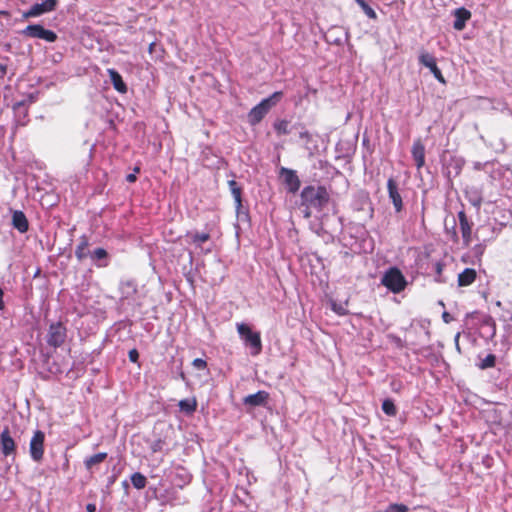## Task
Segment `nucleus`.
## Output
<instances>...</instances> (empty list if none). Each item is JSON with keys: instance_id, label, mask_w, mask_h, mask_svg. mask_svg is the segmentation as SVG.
I'll list each match as a JSON object with an SVG mask.
<instances>
[{"instance_id": "obj_6", "label": "nucleus", "mask_w": 512, "mask_h": 512, "mask_svg": "<svg viewBox=\"0 0 512 512\" xmlns=\"http://www.w3.org/2000/svg\"><path fill=\"white\" fill-rule=\"evenodd\" d=\"M21 34L28 38L42 39L50 43L55 42L58 38L57 34L54 31L45 29L40 24L28 25L25 29L21 31Z\"/></svg>"}, {"instance_id": "obj_31", "label": "nucleus", "mask_w": 512, "mask_h": 512, "mask_svg": "<svg viewBox=\"0 0 512 512\" xmlns=\"http://www.w3.org/2000/svg\"><path fill=\"white\" fill-rule=\"evenodd\" d=\"M90 257L93 260H103L107 259L108 253L104 248H97L90 254Z\"/></svg>"}, {"instance_id": "obj_12", "label": "nucleus", "mask_w": 512, "mask_h": 512, "mask_svg": "<svg viewBox=\"0 0 512 512\" xmlns=\"http://www.w3.org/2000/svg\"><path fill=\"white\" fill-rule=\"evenodd\" d=\"M387 189L389 198L391 199L396 212H400L403 208L402 197L398 191L397 182L394 178H389L387 181Z\"/></svg>"}, {"instance_id": "obj_1", "label": "nucleus", "mask_w": 512, "mask_h": 512, "mask_svg": "<svg viewBox=\"0 0 512 512\" xmlns=\"http://www.w3.org/2000/svg\"><path fill=\"white\" fill-rule=\"evenodd\" d=\"M301 203L306 207L305 217L311 216L310 208L321 211L330 201V195L325 186L308 185L301 191Z\"/></svg>"}, {"instance_id": "obj_45", "label": "nucleus", "mask_w": 512, "mask_h": 512, "mask_svg": "<svg viewBox=\"0 0 512 512\" xmlns=\"http://www.w3.org/2000/svg\"><path fill=\"white\" fill-rule=\"evenodd\" d=\"M459 337H460V334L458 333V334L456 335V339H455V341H456V346H457V347H459V345H458V339H459Z\"/></svg>"}, {"instance_id": "obj_7", "label": "nucleus", "mask_w": 512, "mask_h": 512, "mask_svg": "<svg viewBox=\"0 0 512 512\" xmlns=\"http://www.w3.org/2000/svg\"><path fill=\"white\" fill-rule=\"evenodd\" d=\"M44 439H45V434L42 431L37 430L34 432V435L32 436V438L30 440V445H29L30 455H31V458L36 462L41 461L43 458Z\"/></svg>"}, {"instance_id": "obj_27", "label": "nucleus", "mask_w": 512, "mask_h": 512, "mask_svg": "<svg viewBox=\"0 0 512 512\" xmlns=\"http://www.w3.org/2000/svg\"><path fill=\"white\" fill-rule=\"evenodd\" d=\"M496 364V356L494 354H488L484 359H482L479 364L480 369L492 368Z\"/></svg>"}, {"instance_id": "obj_3", "label": "nucleus", "mask_w": 512, "mask_h": 512, "mask_svg": "<svg viewBox=\"0 0 512 512\" xmlns=\"http://www.w3.org/2000/svg\"><path fill=\"white\" fill-rule=\"evenodd\" d=\"M381 284L392 293L398 294L406 289L408 283L399 268L390 267L383 274Z\"/></svg>"}, {"instance_id": "obj_25", "label": "nucleus", "mask_w": 512, "mask_h": 512, "mask_svg": "<svg viewBox=\"0 0 512 512\" xmlns=\"http://www.w3.org/2000/svg\"><path fill=\"white\" fill-rule=\"evenodd\" d=\"M131 482L136 489L140 490L146 486L147 479L142 473L135 472L131 475Z\"/></svg>"}, {"instance_id": "obj_8", "label": "nucleus", "mask_w": 512, "mask_h": 512, "mask_svg": "<svg viewBox=\"0 0 512 512\" xmlns=\"http://www.w3.org/2000/svg\"><path fill=\"white\" fill-rule=\"evenodd\" d=\"M458 221H459V228L463 239V245L464 247H469L472 242V229H473V222H471L465 211L461 210L458 212Z\"/></svg>"}, {"instance_id": "obj_22", "label": "nucleus", "mask_w": 512, "mask_h": 512, "mask_svg": "<svg viewBox=\"0 0 512 512\" xmlns=\"http://www.w3.org/2000/svg\"><path fill=\"white\" fill-rule=\"evenodd\" d=\"M106 458H107V453L100 452V453H97V454L87 457L84 460V465L87 470L92 471L95 466L101 464L103 461L106 460Z\"/></svg>"}, {"instance_id": "obj_29", "label": "nucleus", "mask_w": 512, "mask_h": 512, "mask_svg": "<svg viewBox=\"0 0 512 512\" xmlns=\"http://www.w3.org/2000/svg\"><path fill=\"white\" fill-rule=\"evenodd\" d=\"M382 410L387 415H395L396 407L391 399H385L382 403Z\"/></svg>"}, {"instance_id": "obj_4", "label": "nucleus", "mask_w": 512, "mask_h": 512, "mask_svg": "<svg viewBox=\"0 0 512 512\" xmlns=\"http://www.w3.org/2000/svg\"><path fill=\"white\" fill-rule=\"evenodd\" d=\"M237 331L239 335L244 339L245 343L250 345L253 349L251 354L256 356L262 351V342L259 332H253L251 328L245 324H237Z\"/></svg>"}, {"instance_id": "obj_43", "label": "nucleus", "mask_w": 512, "mask_h": 512, "mask_svg": "<svg viewBox=\"0 0 512 512\" xmlns=\"http://www.w3.org/2000/svg\"><path fill=\"white\" fill-rule=\"evenodd\" d=\"M21 106H24V102L23 101L15 103L13 108H14V110H17Z\"/></svg>"}, {"instance_id": "obj_40", "label": "nucleus", "mask_w": 512, "mask_h": 512, "mask_svg": "<svg viewBox=\"0 0 512 512\" xmlns=\"http://www.w3.org/2000/svg\"><path fill=\"white\" fill-rule=\"evenodd\" d=\"M3 296H4V292H3L2 288L0 287V310H3L5 308Z\"/></svg>"}, {"instance_id": "obj_44", "label": "nucleus", "mask_w": 512, "mask_h": 512, "mask_svg": "<svg viewBox=\"0 0 512 512\" xmlns=\"http://www.w3.org/2000/svg\"><path fill=\"white\" fill-rule=\"evenodd\" d=\"M301 137L304 138V137H309V133L308 132H304V133H301Z\"/></svg>"}, {"instance_id": "obj_37", "label": "nucleus", "mask_w": 512, "mask_h": 512, "mask_svg": "<svg viewBox=\"0 0 512 512\" xmlns=\"http://www.w3.org/2000/svg\"><path fill=\"white\" fill-rule=\"evenodd\" d=\"M7 73V64L0 61V74L4 77Z\"/></svg>"}, {"instance_id": "obj_33", "label": "nucleus", "mask_w": 512, "mask_h": 512, "mask_svg": "<svg viewBox=\"0 0 512 512\" xmlns=\"http://www.w3.org/2000/svg\"><path fill=\"white\" fill-rule=\"evenodd\" d=\"M444 266H445L444 263L441 262V261L436 262L435 265H434L435 273H436L435 281L438 282V283H443L444 282V280L441 278L443 270H444Z\"/></svg>"}, {"instance_id": "obj_13", "label": "nucleus", "mask_w": 512, "mask_h": 512, "mask_svg": "<svg viewBox=\"0 0 512 512\" xmlns=\"http://www.w3.org/2000/svg\"><path fill=\"white\" fill-rule=\"evenodd\" d=\"M412 158L415 162V166L420 170L425 165V146L420 139L413 142L411 149Z\"/></svg>"}, {"instance_id": "obj_30", "label": "nucleus", "mask_w": 512, "mask_h": 512, "mask_svg": "<svg viewBox=\"0 0 512 512\" xmlns=\"http://www.w3.org/2000/svg\"><path fill=\"white\" fill-rule=\"evenodd\" d=\"M409 508L407 505L402 503H393L390 504L386 509L385 512H408Z\"/></svg>"}, {"instance_id": "obj_28", "label": "nucleus", "mask_w": 512, "mask_h": 512, "mask_svg": "<svg viewBox=\"0 0 512 512\" xmlns=\"http://www.w3.org/2000/svg\"><path fill=\"white\" fill-rule=\"evenodd\" d=\"M192 242L198 246L210 240V234L206 232L195 233L191 236Z\"/></svg>"}, {"instance_id": "obj_32", "label": "nucleus", "mask_w": 512, "mask_h": 512, "mask_svg": "<svg viewBox=\"0 0 512 512\" xmlns=\"http://www.w3.org/2000/svg\"><path fill=\"white\" fill-rule=\"evenodd\" d=\"M165 446H166L165 440L157 439L151 443L150 448L153 453H156V452H162L165 449Z\"/></svg>"}, {"instance_id": "obj_35", "label": "nucleus", "mask_w": 512, "mask_h": 512, "mask_svg": "<svg viewBox=\"0 0 512 512\" xmlns=\"http://www.w3.org/2000/svg\"><path fill=\"white\" fill-rule=\"evenodd\" d=\"M128 358L131 362L137 363L139 360V352L137 349L133 348L128 353Z\"/></svg>"}, {"instance_id": "obj_41", "label": "nucleus", "mask_w": 512, "mask_h": 512, "mask_svg": "<svg viewBox=\"0 0 512 512\" xmlns=\"http://www.w3.org/2000/svg\"><path fill=\"white\" fill-rule=\"evenodd\" d=\"M87 512H95L96 511V505L94 503H88L86 505Z\"/></svg>"}, {"instance_id": "obj_15", "label": "nucleus", "mask_w": 512, "mask_h": 512, "mask_svg": "<svg viewBox=\"0 0 512 512\" xmlns=\"http://www.w3.org/2000/svg\"><path fill=\"white\" fill-rule=\"evenodd\" d=\"M455 20L453 23V28L457 31H461L465 28L466 22L471 18V12L465 7L457 8L454 11Z\"/></svg>"}, {"instance_id": "obj_34", "label": "nucleus", "mask_w": 512, "mask_h": 512, "mask_svg": "<svg viewBox=\"0 0 512 512\" xmlns=\"http://www.w3.org/2000/svg\"><path fill=\"white\" fill-rule=\"evenodd\" d=\"M192 364L195 368L199 370H204L207 367L206 361L201 358L194 359Z\"/></svg>"}, {"instance_id": "obj_36", "label": "nucleus", "mask_w": 512, "mask_h": 512, "mask_svg": "<svg viewBox=\"0 0 512 512\" xmlns=\"http://www.w3.org/2000/svg\"><path fill=\"white\" fill-rule=\"evenodd\" d=\"M449 237H450V240L453 242V243H458L459 242V236L455 230V228L453 227L450 231H447Z\"/></svg>"}, {"instance_id": "obj_38", "label": "nucleus", "mask_w": 512, "mask_h": 512, "mask_svg": "<svg viewBox=\"0 0 512 512\" xmlns=\"http://www.w3.org/2000/svg\"><path fill=\"white\" fill-rule=\"evenodd\" d=\"M137 180L135 173H130L126 176V181L129 183H134Z\"/></svg>"}, {"instance_id": "obj_46", "label": "nucleus", "mask_w": 512, "mask_h": 512, "mask_svg": "<svg viewBox=\"0 0 512 512\" xmlns=\"http://www.w3.org/2000/svg\"><path fill=\"white\" fill-rule=\"evenodd\" d=\"M139 171H140V168H139V167H135V168H134V173H135V174H136V173H139Z\"/></svg>"}, {"instance_id": "obj_24", "label": "nucleus", "mask_w": 512, "mask_h": 512, "mask_svg": "<svg viewBox=\"0 0 512 512\" xmlns=\"http://www.w3.org/2000/svg\"><path fill=\"white\" fill-rule=\"evenodd\" d=\"M288 127H289V121H287L285 119H277L273 123V128L276 131L277 135H279V136L289 134L290 130Z\"/></svg>"}, {"instance_id": "obj_14", "label": "nucleus", "mask_w": 512, "mask_h": 512, "mask_svg": "<svg viewBox=\"0 0 512 512\" xmlns=\"http://www.w3.org/2000/svg\"><path fill=\"white\" fill-rule=\"evenodd\" d=\"M1 450L5 456L11 455L15 452V442L10 435L8 427H5L0 435Z\"/></svg>"}, {"instance_id": "obj_2", "label": "nucleus", "mask_w": 512, "mask_h": 512, "mask_svg": "<svg viewBox=\"0 0 512 512\" xmlns=\"http://www.w3.org/2000/svg\"><path fill=\"white\" fill-rule=\"evenodd\" d=\"M283 93L276 91L269 97L263 99L259 104L253 107L248 113V122L250 125L255 126L259 124L263 118L268 114L272 107H274L282 98Z\"/></svg>"}, {"instance_id": "obj_20", "label": "nucleus", "mask_w": 512, "mask_h": 512, "mask_svg": "<svg viewBox=\"0 0 512 512\" xmlns=\"http://www.w3.org/2000/svg\"><path fill=\"white\" fill-rule=\"evenodd\" d=\"M268 397H269V394L266 391L261 390L255 394H251V395H248L247 397H245L244 403L246 405H251V406H261L266 403V401L268 400Z\"/></svg>"}, {"instance_id": "obj_18", "label": "nucleus", "mask_w": 512, "mask_h": 512, "mask_svg": "<svg viewBox=\"0 0 512 512\" xmlns=\"http://www.w3.org/2000/svg\"><path fill=\"white\" fill-rule=\"evenodd\" d=\"M107 73L110 77V80H111V83H112L114 89L120 93H126L127 85L123 81L122 76L119 74V72L113 68H109V69H107Z\"/></svg>"}, {"instance_id": "obj_17", "label": "nucleus", "mask_w": 512, "mask_h": 512, "mask_svg": "<svg viewBox=\"0 0 512 512\" xmlns=\"http://www.w3.org/2000/svg\"><path fill=\"white\" fill-rule=\"evenodd\" d=\"M89 238L86 235H82L79 238V243L76 246L75 249V257L79 262H82L84 259H86L90 253H89Z\"/></svg>"}, {"instance_id": "obj_23", "label": "nucleus", "mask_w": 512, "mask_h": 512, "mask_svg": "<svg viewBox=\"0 0 512 512\" xmlns=\"http://www.w3.org/2000/svg\"><path fill=\"white\" fill-rule=\"evenodd\" d=\"M179 408L182 413L192 414L197 408V401L194 397L183 399L179 402Z\"/></svg>"}, {"instance_id": "obj_39", "label": "nucleus", "mask_w": 512, "mask_h": 512, "mask_svg": "<svg viewBox=\"0 0 512 512\" xmlns=\"http://www.w3.org/2000/svg\"><path fill=\"white\" fill-rule=\"evenodd\" d=\"M442 318H443V321H444L445 323H450V322H451V320H452V317H451V315H450L448 312H444V313L442 314Z\"/></svg>"}, {"instance_id": "obj_19", "label": "nucleus", "mask_w": 512, "mask_h": 512, "mask_svg": "<svg viewBox=\"0 0 512 512\" xmlns=\"http://www.w3.org/2000/svg\"><path fill=\"white\" fill-rule=\"evenodd\" d=\"M477 278V272L473 268H465L457 278L458 286L466 287L474 283Z\"/></svg>"}, {"instance_id": "obj_21", "label": "nucleus", "mask_w": 512, "mask_h": 512, "mask_svg": "<svg viewBox=\"0 0 512 512\" xmlns=\"http://www.w3.org/2000/svg\"><path fill=\"white\" fill-rule=\"evenodd\" d=\"M228 186L235 200L236 210L238 211L242 207V188L235 180H229Z\"/></svg>"}, {"instance_id": "obj_10", "label": "nucleus", "mask_w": 512, "mask_h": 512, "mask_svg": "<svg viewBox=\"0 0 512 512\" xmlns=\"http://www.w3.org/2000/svg\"><path fill=\"white\" fill-rule=\"evenodd\" d=\"M280 177L290 193L294 194L300 189L301 181L295 170L282 167L280 169Z\"/></svg>"}, {"instance_id": "obj_26", "label": "nucleus", "mask_w": 512, "mask_h": 512, "mask_svg": "<svg viewBox=\"0 0 512 512\" xmlns=\"http://www.w3.org/2000/svg\"><path fill=\"white\" fill-rule=\"evenodd\" d=\"M357 4L361 7L366 16L370 19H377V14L372 7H370L365 0H357Z\"/></svg>"}, {"instance_id": "obj_16", "label": "nucleus", "mask_w": 512, "mask_h": 512, "mask_svg": "<svg viewBox=\"0 0 512 512\" xmlns=\"http://www.w3.org/2000/svg\"><path fill=\"white\" fill-rule=\"evenodd\" d=\"M12 226L20 233H26L29 230V222L24 212L20 210L13 211Z\"/></svg>"}, {"instance_id": "obj_42", "label": "nucleus", "mask_w": 512, "mask_h": 512, "mask_svg": "<svg viewBox=\"0 0 512 512\" xmlns=\"http://www.w3.org/2000/svg\"><path fill=\"white\" fill-rule=\"evenodd\" d=\"M155 45H156V44H155V42H152V43L149 45V47H148V52H149L150 54H152V53L154 52Z\"/></svg>"}, {"instance_id": "obj_5", "label": "nucleus", "mask_w": 512, "mask_h": 512, "mask_svg": "<svg viewBox=\"0 0 512 512\" xmlns=\"http://www.w3.org/2000/svg\"><path fill=\"white\" fill-rule=\"evenodd\" d=\"M67 338V328L61 321L51 323L46 335L47 344L50 347H61Z\"/></svg>"}, {"instance_id": "obj_9", "label": "nucleus", "mask_w": 512, "mask_h": 512, "mask_svg": "<svg viewBox=\"0 0 512 512\" xmlns=\"http://www.w3.org/2000/svg\"><path fill=\"white\" fill-rule=\"evenodd\" d=\"M419 62L423 66L427 67L433 76L442 84H446V79L444 78L441 70L437 66L436 58L428 53V52H422L419 56Z\"/></svg>"}, {"instance_id": "obj_11", "label": "nucleus", "mask_w": 512, "mask_h": 512, "mask_svg": "<svg viewBox=\"0 0 512 512\" xmlns=\"http://www.w3.org/2000/svg\"><path fill=\"white\" fill-rule=\"evenodd\" d=\"M58 0H45L42 3L34 4L29 10L23 13V18L37 17L41 14L55 10Z\"/></svg>"}]
</instances>
